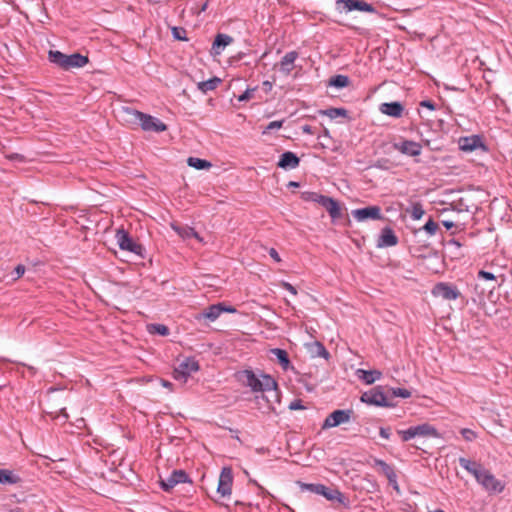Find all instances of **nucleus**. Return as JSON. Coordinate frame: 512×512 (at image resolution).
<instances>
[{"mask_svg":"<svg viewBox=\"0 0 512 512\" xmlns=\"http://www.w3.org/2000/svg\"><path fill=\"white\" fill-rule=\"evenodd\" d=\"M14 272L16 274L15 279L20 278L25 272V266L22 264L17 265L14 269Z\"/></svg>","mask_w":512,"mask_h":512,"instance_id":"nucleus-53","label":"nucleus"},{"mask_svg":"<svg viewBox=\"0 0 512 512\" xmlns=\"http://www.w3.org/2000/svg\"><path fill=\"white\" fill-rule=\"evenodd\" d=\"M302 131L305 134H314L313 128L310 125H304L302 126Z\"/></svg>","mask_w":512,"mask_h":512,"instance_id":"nucleus-56","label":"nucleus"},{"mask_svg":"<svg viewBox=\"0 0 512 512\" xmlns=\"http://www.w3.org/2000/svg\"><path fill=\"white\" fill-rule=\"evenodd\" d=\"M288 408L290 410H303L306 407L303 405V401L301 399H294L292 402H290Z\"/></svg>","mask_w":512,"mask_h":512,"instance_id":"nucleus-48","label":"nucleus"},{"mask_svg":"<svg viewBox=\"0 0 512 512\" xmlns=\"http://www.w3.org/2000/svg\"><path fill=\"white\" fill-rule=\"evenodd\" d=\"M423 108H427L431 111H434L436 109V104L432 100H423L419 104Z\"/></svg>","mask_w":512,"mask_h":512,"instance_id":"nucleus-50","label":"nucleus"},{"mask_svg":"<svg viewBox=\"0 0 512 512\" xmlns=\"http://www.w3.org/2000/svg\"><path fill=\"white\" fill-rule=\"evenodd\" d=\"M379 435L384 439H389L391 436V429L389 427H380Z\"/></svg>","mask_w":512,"mask_h":512,"instance_id":"nucleus-51","label":"nucleus"},{"mask_svg":"<svg viewBox=\"0 0 512 512\" xmlns=\"http://www.w3.org/2000/svg\"><path fill=\"white\" fill-rule=\"evenodd\" d=\"M320 205L324 207L329 213L332 222H335L336 220H339L343 217V211L340 203L332 197L323 195V198H321L320 201Z\"/></svg>","mask_w":512,"mask_h":512,"instance_id":"nucleus-15","label":"nucleus"},{"mask_svg":"<svg viewBox=\"0 0 512 512\" xmlns=\"http://www.w3.org/2000/svg\"><path fill=\"white\" fill-rule=\"evenodd\" d=\"M356 374L367 385L373 384L382 377V372L379 370L358 369Z\"/></svg>","mask_w":512,"mask_h":512,"instance_id":"nucleus-26","label":"nucleus"},{"mask_svg":"<svg viewBox=\"0 0 512 512\" xmlns=\"http://www.w3.org/2000/svg\"><path fill=\"white\" fill-rule=\"evenodd\" d=\"M172 35L176 40H187L186 38V30L182 27H173L172 28Z\"/></svg>","mask_w":512,"mask_h":512,"instance_id":"nucleus-44","label":"nucleus"},{"mask_svg":"<svg viewBox=\"0 0 512 512\" xmlns=\"http://www.w3.org/2000/svg\"><path fill=\"white\" fill-rule=\"evenodd\" d=\"M281 286H282L285 290H287L288 292H290L291 294H293V295H296V294H297V290H296V288H295L292 284H290V283H288V282H282V283H281Z\"/></svg>","mask_w":512,"mask_h":512,"instance_id":"nucleus-52","label":"nucleus"},{"mask_svg":"<svg viewBox=\"0 0 512 512\" xmlns=\"http://www.w3.org/2000/svg\"><path fill=\"white\" fill-rule=\"evenodd\" d=\"M10 512H23L21 508L11 509Z\"/></svg>","mask_w":512,"mask_h":512,"instance_id":"nucleus-63","label":"nucleus"},{"mask_svg":"<svg viewBox=\"0 0 512 512\" xmlns=\"http://www.w3.org/2000/svg\"><path fill=\"white\" fill-rule=\"evenodd\" d=\"M403 512H414L412 506L408 503L403 504V507L401 508Z\"/></svg>","mask_w":512,"mask_h":512,"instance_id":"nucleus-57","label":"nucleus"},{"mask_svg":"<svg viewBox=\"0 0 512 512\" xmlns=\"http://www.w3.org/2000/svg\"><path fill=\"white\" fill-rule=\"evenodd\" d=\"M199 369V362L194 357H186L174 368L173 377L177 381L186 383L191 373L197 372Z\"/></svg>","mask_w":512,"mask_h":512,"instance_id":"nucleus-4","label":"nucleus"},{"mask_svg":"<svg viewBox=\"0 0 512 512\" xmlns=\"http://www.w3.org/2000/svg\"><path fill=\"white\" fill-rule=\"evenodd\" d=\"M352 216L359 222L372 219V220H383L384 216L382 215L381 208L379 206H367L364 208H359L352 210Z\"/></svg>","mask_w":512,"mask_h":512,"instance_id":"nucleus-10","label":"nucleus"},{"mask_svg":"<svg viewBox=\"0 0 512 512\" xmlns=\"http://www.w3.org/2000/svg\"><path fill=\"white\" fill-rule=\"evenodd\" d=\"M299 163L300 159L294 152L286 151L281 154L277 166L279 168L288 170L298 167Z\"/></svg>","mask_w":512,"mask_h":512,"instance_id":"nucleus-21","label":"nucleus"},{"mask_svg":"<svg viewBox=\"0 0 512 512\" xmlns=\"http://www.w3.org/2000/svg\"><path fill=\"white\" fill-rule=\"evenodd\" d=\"M341 5L345 12L357 10L361 12L377 13L376 8L372 4L362 0H336L337 9H339Z\"/></svg>","mask_w":512,"mask_h":512,"instance_id":"nucleus-8","label":"nucleus"},{"mask_svg":"<svg viewBox=\"0 0 512 512\" xmlns=\"http://www.w3.org/2000/svg\"><path fill=\"white\" fill-rule=\"evenodd\" d=\"M238 382L243 386L251 388L253 392L270 391L277 388V382L270 375H262L259 379L252 370H242L235 374Z\"/></svg>","mask_w":512,"mask_h":512,"instance_id":"nucleus-1","label":"nucleus"},{"mask_svg":"<svg viewBox=\"0 0 512 512\" xmlns=\"http://www.w3.org/2000/svg\"><path fill=\"white\" fill-rule=\"evenodd\" d=\"M350 84V79L346 75L338 74L329 79V85L338 89L345 88Z\"/></svg>","mask_w":512,"mask_h":512,"instance_id":"nucleus-34","label":"nucleus"},{"mask_svg":"<svg viewBox=\"0 0 512 512\" xmlns=\"http://www.w3.org/2000/svg\"><path fill=\"white\" fill-rule=\"evenodd\" d=\"M256 90H257V87L248 88L243 94H241L238 97V100L239 101H247V100L251 99L253 97V95H254Z\"/></svg>","mask_w":512,"mask_h":512,"instance_id":"nucleus-47","label":"nucleus"},{"mask_svg":"<svg viewBox=\"0 0 512 512\" xmlns=\"http://www.w3.org/2000/svg\"><path fill=\"white\" fill-rule=\"evenodd\" d=\"M374 467H379L381 469V472L384 474V476L388 479L389 483L392 485L393 489L396 491H399V485L397 482V474L394 470V468L386 463L384 460L375 458Z\"/></svg>","mask_w":512,"mask_h":512,"instance_id":"nucleus-17","label":"nucleus"},{"mask_svg":"<svg viewBox=\"0 0 512 512\" xmlns=\"http://www.w3.org/2000/svg\"><path fill=\"white\" fill-rule=\"evenodd\" d=\"M459 464L467 472L472 474L475 477V479L479 478V473L481 472V470L484 469V467L480 463L464 457L459 458Z\"/></svg>","mask_w":512,"mask_h":512,"instance_id":"nucleus-25","label":"nucleus"},{"mask_svg":"<svg viewBox=\"0 0 512 512\" xmlns=\"http://www.w3.org/2000/svg\"><path fill=\"white\" fill-rule=\"evenodd\" d=\"M21 482V477L9 469H0V484L14 485Z\"/></svg>","mask_w":512,"mask_h":512,"instance_id":"nucleus-29","label":"nucleus"},{"mask_svg":"<svg viewBox=\"0 0 512 512\" xmlns=\"http://www.w3.org/2000/svg\"><path fill=\"white\" fill-rule=\"evenodd\" d=\"M478 277L485 279V280H495V278H496L493 273L485 271V270H480L478 272Z\"/></svg>","mask_w":512,"mask_h":512,"instance_id":"nucleus-49","label":"nucleus"},{"mask_svg":"<svg viewBox=\"0 0 512 512\" xmlns=\"http://www.w3.org/2000/svg\"><path fill=\"white\" fill-rule=\"evenodd\" d=\"M268 253H269L270 257H271L274 261H276V262H280V261H281V258H280V256H279V253L276 251V249H275V248H270Z\"/></svg>","mask_w":512,"mask_h":512,"instance_id":"nucleus-54","label":"nucleus"},{"mask_svg":"<svg viewBox=\"0 0 512 512\" xmlns=\"http://www.w3.org/2000/svg\"><path fill=\"white\" fill-rule=\"evenodd\" d=\"M285 120L272 121L263 130V134L269 133L271 130L280 129L283 126Z\"/></svg>","mask_w":512,"mask_h":512,"instance_id":"nucleus-45","label":"nucleus"},{"mask_svg":"<svg viewBox=\"0 0 512 512\" xmlns=\"http://www.w3.org/2000/svg\"><path fill=\"white\" fill-rule=\"evenodd\" d=\"M458 144L459 148L464 152H473L478 149L485 152L488 150L486 144L483 142L482 136L480 135L461 137Z\"/></svg>","mask_w":512,"mask_h":512,"instance_id":"nucleus-9","label":"nucleus"},{"mask_svg":"<svg viewBox=\"0 0 512 512\" xmlns=\"http://www.w3.org/2000/svg\"><path fill=\"white\" fill-rule=\"evenodd\" d=\"M273 84L272 82L266 80L262 83V88L266 93H269L272 90Z\"/></svg>","mask_w":512,"mask_h":512,"instance_id":"nucleus-55","label":"nucleus"},{"mask_svg":"<svg viewBox=\"0 0 512 512\" xmlns=\"http://www.w3.org/2000/svg\"><path fill=\"white\" fill-rule=\"evenodd\" d=\"M398 244V237L394 233L393 229L386 226L381 230V233L377 240V247H392Z\"/></svg>","mask_w":512,"mask_h":512,"instance_id":"nucleus-19","label":"nucleus"},{"mask_svg":"<svg viewBox=\"0 0 512 512\" xmlns=\"http://www.w3.org/2000/svg\"><path fill=\"white\" fill-rule=\"evenodd\" d=\"M432 294L445 300H455L461 295L456 286L445 282L437 283L432 289Z\"/></svg>","mask_w":512,"mask_h":512,"instance_id":"nucleus-13","label":"nucleus"},{"mask_svg":"<svg viewBox=\"0 0 512 512\" xmlns=\"http://www.w3.org/2000/svg\"><path fill=\"white\" fill-rule=\"evenodd\" d=\"M60 414H61L65 419H68V418H69V416H68V414H67V412H66V409H65V408L60 409Z\"/></svg>","mask_w":512,"mask_h":512,"instance_id":"nucleus-60","label":"nucleus"},{"mask_svg":"<svg viewBox=\"0 0 512 512\" xmlns=\"http://www.w3.org/2000/svg\"><path fill=\"white\" fill-rule=\"evenodd\" d=\"M451 243H452V244H454V245H456V246H458V247H460V246H461V244H460L457 240H454V239H453V240H451Z\"/></svg>","mask_w":512,"mask_h":512,"instance_id":"nucleus-62","label":"nucleus"},{"mask_svg":"<svg viewBox=\"0 0 512 512\" xmlns=\"http://www.w3.org/2000/svg\"><path fill=\"white\" fill-rule=\"evenodd\" d=\"M397 433L400 435L403 442H407L412 438L417 437L415 434V427L411 426L406 430H398Z\"/></svg>","mask_w":512,"mask_h":512,"instance_id":"nucleus-40","label":"nucleus"},{"mask_svg":"<svg viewBox=\"0 0 512 512\" xmlns=\"http://www.w3.org/2000/svg\"><path fill=\"white\" fill-rule=\"evenodd\" d=\"M393 148L400 153L411 157L419 156L422 151L421 144L412 140H403L401 142L393 143Z\"/></svg>","mask_w":512,"mask_h":512,"instance_id":"nucleus-16","label":"nucleus"},{"mask_svg":"<svg viewBox=\"0 0 512 512\" xmlns=\"http://www.w3.org/2000/svg\"><path fill=\"white\" fill-rule=\"evenodd\" d=\"M476 481L489 493H501L505 488V484L485 468L481 470Z\"/></svg>","mask_w":512,"mask_h":512,"instance_id":"nucleus-5","label":"nucleus"},{"mask_svg":"<svg viewBox=\"0 0 512 512\" xmlns=\"http://www.w3.org/2000/svg\"><path fill=\"white\" fill-rule=\"evenodd\" d=\"M150 333H155L161 336H168L170 334L169 328L164 324H150L148 326Z\"/></svg>","mask_w":512,"mask_h":512,"instance_id":"nucleus-38","label":"nucleus"},{"mask_svg":"<svg viewBox=\"0 0 512 512\" xmlns=\"http://www.w3.org/2000/svg\"><path fill=\"white\" fill-rule=\"evenodd\" d=\"M379 111L382 114H385L387 116H390L393 118H400L403 115L404 106L399 101L384 102V103L380 104Z\"/></svg>","mask_w":512,"mask_h":512,"instance_id":"nucleus-20","label":"nucleus"},{"mask_svg":"<svg viewBox=\"0 0 512 512\" xmlns=\"http://www.w3.org/2000/svg\"><path fill=\"white\" fill-rule=\"evenodd\" d=\"M425 211L422 207V204L419 203V202H416L412 205V210H411V217L414 219V220H419L423 217Z\"/></svg>","mask_w":512,"mask_h":512,"instance_id":"nucleus-41","label":"nucleus"},{"mask_svg":"<svg viewBox=\"0 0 512 512\" xmlns=\"http://www.w3.org/2000/svg\"><path fill=\"white\" fill-rule=\"evenodd\" d=\"M461 435L466 441H473L477 437L476 433L468 428L461 429Z\"/></svg>","mask_w":512,"mask_h":512,"instance_id":"nucleus-46","label":"nucleus"},{"mask_svg":"<svg viewBox=\"0 0 512 512\" xmlns=\"http://www.w3.org/2000/svg\"><path fill=\"white\" fill-rule=\"evenodd\" d=\"M298 486L300 487L301 491H309L314 494L320 495V492H322L323 484L320 483H305L298 481Z\"/></svg>","mask_w":512,"mask_h":512,"instance_id":"nucleus-37","label":"nucleus"},{"mask_svg":"<svg viewBox=\"0 0 512 512\" xmlns=\"http://www.w3.org/2000/svg\"><path fill=\"white\" fill-rule=\"evenodd\" d=\"M298 56L299 54L297 51L287 52L279 62L280 71L285 75H289L294 69V63Z\"/></svg>","mask_w":512,"mask_h":512,"instance_id":"nucleus-23","label":"nucleus"},{"mask_svg":"<svg viewBox=\"0 0 512 512\" xmlns=\"http://www.w3.org/2000/svg\"><path fill=\"white\" fill-rule=\"evenodd\" d=\"M233 42V38L227 34L219 33L216 35L212 48V55H219L223 51V49Z\"/></svg>","mask_w":512,"mask_h":512,"instance_id":"nucleus-24","label":"nucleus"},{"mask_svg":"<svg viewBox=\"0 0 512 512\" xmlns=\"http://www.w3.org/2000/svg\"><path fill=\"white\" fill-rule=\"evenodd\" d=\"M233 474L230 467H224L219 476L217 492L222 497H228L232 493Z\"/></svg>","mask_w":512,"mask_h":512,"instance_id":"nucleus-12","label":"nucleus"},{"mask_svg":"<svg viewBox=\"0 0 512 512\" xmlns=\"http://www.w3.org/2000/svg\"><path fill=\"white\" fill-rule=\"evenodd\" d=\"M442 224L448 230L454 227V223L452 221L444 220L442 221Z\"/></svg>","mask_w":512,"mask_h":512,"instance_id":"nucleus-58","label":"nucleus"},{"mask_svg":"<svg viewBox=\"0 0 512 512\" xmlns=\"http://www.w3.org/2000/svg\"><path fill=\"white\" fill-rule=\"evenodd\" d=\"M162 385H163L164 387H171V386H172V383H171V382H169V381H167V380H162Z\"/></svg>","mask_w":512,"mask_h":512,"instance_id":"nucleus-61","label":"nucleus"},{"mask_svg":"<svg viewBox=\"0 0 512 512\" xmlns=\"http://www.w3.org/2000/svg\"><path fill=\"white\" fill-rule=\"evenodd\" d=\"M186 482L191 483V480L189 479L188 474L184 470L179 469V470H174L167 479L161 480L160 484H161V488L164 491L169 492L177 484L186 483Z\"/></svg>","mask_w":512,"mask_h":512,"instance_id":"nucleus-14","label":"nucleus"},{"mask_svg":"<svg viewBox=\"0 0 512 512\" xmlns=\"http://www.w3.org/2000/svg\"><path fill=\"white\" fill-rule=\"evenodd\" d=\"M320 495L325 497L328 501L338 503V505L343 508L349 509L351 506L350 499L337 488L327 487L323 484V489L322 492H320Z\"/></svg>","mask_w":512,"mask_h":512,"instance_id":"nucleus-11","label":"nucleus"},{"mask_svg":"<svg viewBox=\"0 0 512 512\" xmlns=\"http://www.w3.org/2000/svg\"><path fill=\"white\" fill-rule=\"evenodd\" d=\"M270 353L276 357L283 370H288L291 367L289 355L286 350L281 348H273L270 350Z\"/></svg>","mask_w":512,"mask_h":512,"instance_id":"nucleus-30","label":"nucleus"},{"mask_svg":"<svg viewBox=\"0 0 512 512\" xmlns=\"http://www.w3.org/2000/svg\"><path fill=\"white\" fill-rule=\"evenodd\" d=\"M235 311H236V309L234 307H226L221 303L213 304V305H210L207 309H205L201 313L200 317H198V319L203 317V318H206L209 321L213 322L221 315L222 312L233 313Z\"/></svg>","mask_w":512,"mask_h":512,"instance_id":"nucleus-18","label":"nucleus"},{"mask_svg":"<svg viewBox=\"0 0 512 512\" xmlns=\"http://www.w3.org/2000/svg\"><path fill=\"white\" fill-rule=\"evenodd\" d=\"M309 351L314 357L318 356L326 360L330 357V353L328 352L326 347L319 341H315L314 343H312L310 345Z\"/></svg>","mask_w":512,"mask_h":512,"instance_id":"nucleus-32","label":"nucleus"},{"mask_svg":"<svg viewBox=\"0 0 512 512\" xmlns=\"http://www.w3.org/2000/svg\"><path fill=\"white\" fill-rule=\"evenodd\" d=\"M220 83H221L220 78L212 77L206 81L199 82L198 89L203 93H207L209 91L215 90L219 86Z\"/></svg>","mask_w":512,"mask_h":512,"instance_id":"nucleus-33","label":"nucleus"},{"mask_svg":"<svg viewBox=\"0 0 512 512\" xmlns=\"http://www.w3.org/2000/svg\"><path fill=\"white\" fill-rule=\"evenodd\" d=\"M353 415V410L351 409H337L330 413L322 424V429H329L333 427H337L343 423H346L350 420Z\"/></svg>","mask_w":512,"mask_h":512,"instance_id":"nucleus-6","label":"nucleus"},{"mask_svg":"<svg viewBox=\"0 0 512 512\" xmlns=\"http://www.w3.org/2000/svg\"><path fill=\"white\" fill-rule=\"evenodd\" d=\"M65 66L63 70H70L73 68H82L87 63H89V58L80 53H73L71 55H67L65 58Z\"/></svg>","mask_w":512,"mask_h":512,"instance_id":"nucleus-22","label":"nucleus"},{"mask_svg":"<svg viewBox=\"0 0 512 512\" xmlns=\"http://www.w3.org/2000/svg\"><path fill=\"white\" fill-rule=\"evenodd\" d=\"M300 186V183L299 182H296V181H290L288 182L287 184V187L288 188H298Z\"/></svg>","mask_w":512,"mask_h":512,"instance_id":"nucleus-59","label":"nucleus"},{"mask_svg":"<svg viewBox=\"0 0 512 512\" xmlns=\"http://www.w3.org/2000/svg\"><path fill=\"white\" fill-rule=\"evenodd\" d=\"M117 242L121 250H126L137 255H141L144 250L141 244L136 243L123 229L118 230L116 233Z\"/></svg>","mask_w":512,"mask_h":512,"instance_id":"nucleus-7","label":"nucleus"},{"mask_svg":"<svg viewBox=\"0 0 512 512\" xmlns=\"http://www.w3.org/2000/svg\"><path fill=\"white\" fill-rule=\"evenodd\" d=\"M321 198H323V195L317 192L304 191L301 193V199L306 202H315L320 205Z\"/></svg>","mask_w":512,"mask_h":512,"instance_id":"nucleus-39","label":"nucleus"},{"mask_svg":"<svg viewBox=\"0 0 512 512\" xmlns=\"http://www.w3.org/2000/svg\"><path fill=\"white\" fill-rule=\"evenodd\" d=\"M360 401L377 407L390 408L396 406V404L391 402L385 395L382 386H375L364 392L360 397Z\"/></svg>","mask_w":512,"mask_h":512,"instance_id":"nucleus-3","label":"nucleus"},{"mask_svg":"<svg viewBox=\"0 0 512 512\" xmlns=\"http://www.w3.org/2000/svg\"><path fill=\"white\" fill-rule=\"evenodd\" d=\"M390 391L393 397H401L405 399L411 397V392L405 388H391Z\"/></svg>","mask_w":512,"mask_h":512,"instance_id":"nucleus-43","label":"nucleus"},{"mask_svg":"<svg viewBox=\"0 0 512 512\" xmlns=\"http://www.w3.org/2000/svg\"><path fill=\"white\" fill-rule=\"evenodd\" d=\"M123 112L127 115V120L139 123L144 131L163 132L167 130V125L156 117L145 114L133 108H124Z\"/></svg>","mask_w":512,"mask_h":512,"instance_id":"nucleus-2","label":"nucleus"},{"mask_svg":"<svg viewBox=\"0 0 512 512\" xmlns=\"http://www.w3.org/2000/svg\"><path fill=\"white\" fill-rule=\"evenodd\" d=\"M415 427V434L417 437H434L439 438L440 434L438 430L430 425L429 423H423Z\"/></svg>","mask_w":512,"mask_h":512,"instance_id":"nucleus-28","label":"nucleus"},{"mask_svg":"<svg viewBox=\"0 0 512 512\" xmlns=\"http://www.w3.org/2000/svg\"><path fill=\"white\" fill-rule=\"evenodd\" d=\"M320 114L328 116L330 119H336L337 117L348 118V110L345 108H328L326 110H321Z\"/></svg>","mask_w":512,"mask_h":512,"instance_id":"nucleus-35","label":"nucleus"},{"mask_svg":"<svg viewBox=\"0 0 512 512\" xmlns=\"http://www.w3.org/2000/svg\"><path fill=\"white\" fill-rule=\"evenodd\" d=\"M187 164L190 167H193L197 170L209 169L212 166L211 162H209L205 159L197 158V157H189L187 159Z\"/></svg>","mask_w":512,"mask_h":512,"instance_id":"nucleus-36","label":"nucleus"},{"mask_svg":"<svg viewBox=\"0 0 512 512\" xmlns=\"http://www.w3.org/2000/svg\"><path fill=\"white\" fill-rule=\"evenodd\" d=\"M429 512H445V511L442 510V509H435V510H432V511H429Z\"/></svg>","mask_w":512,"mask_h":512,"instance_id":"nucleus-64","label":"nucleus"},{"mask_svg":"<svg viewBox=\"0 0 512 512\" xmlns=\"http://www.w3.org/2000/svg\"><path fill=\"white\" fill-rule=\"evenodd\" d=\"M172 229L183 239L196 238L198 241H202V238L195 231L194 228L188 225H175L172 224Z\"/></svg>","mask_w":512,"mask_h":512,"instance_id":"nucleus-27","label":"nucleus"},{"mask_svg":"<svg viewBox=\"0 0 512 512\" xmlns=\"http://www.w3.org/2000/svg\"><path fill=\"white\" fill-rule=\"evenodd\" d=\"M421 229L427 232L429 235H434L438 230V224L432 218H430Z\"/></svg>","mask_w":512,"mask_h":512,"instance_id":"nucleus-42","label":"nucleus"},{"mask_svg":"<svg viewBox=\"0 0 512 512\" xmlns=\"http://www.w3.org/2000/svg\"><path fill=\"white\" fill-rule=\"evenodd\" d=\"M67 57L66 54L62 53L58 50H49L48 51V60L55 64L56 66L60 67L61 69H64L65 66V58Z\"/></svg>","mask_w":512,"mask_h":512,"instance_id":"nucleus-31","label":"nucleus"}]
</instances>
